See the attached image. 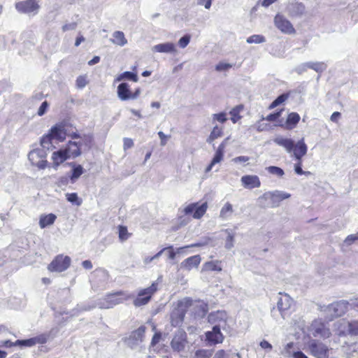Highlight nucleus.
<instances>
[{
    "label": "nucleus",
    "instance_id": "obj_28",
    "mask_svg": "<svg viewBox=\"0 0 358 358\" xmlns=\"http://www.w3.org/2000/svg\"><path fill=\"white\" fill-rule=\"evenodd\" d=\"M113 38L112 39V42L117 45L123 46L127 43V40L122 31H115L113 34Z\"/></svg>",
    "mask_w": 358,
    "mask_h": 358
},
{
    "label": "nucleus",
    "instance_id": "obj_57",
    "mask_svg": "<svg viewBox=\"0 0 358 358\" xmlns=\"http://www.w3.org/2000/svg\"><path fill=\"white\" fill-rule=\"evenodd\" d=\"M48 162L44 159H40L36 162V164H34L40 169H44L47 166Z\"/></svg>",
    "mask_w": 358,
    "mask_h": 358
},
{
    "label": "nucleus",
    "instance_id": "obj_49",
    "mask_svg": "<svg viewBox=\"0 0 358 358\" xmlns=\"http://www.w3.org/2000/svg\"><path fill=\"white\" fill-rule=\"evenodd\" d=\"M190 41V36L189 35H185L178 41V45L181 48H185Z\"/></svg>",
    "mask_w": 358,
    "mask_h": 358
},
{
    "label": "nucleus",
    "instance_id": "obj_47",
    "mask_svg": "<svg viewBox=\"0 0 358 358\" xmlns=\"http://www.w3.org/2000/svg\"><path fill=\"white\" fill-rule=\"evenodd\" d=\"M232 67V65L228 63L220 62L215 66L217 71H227Z\"/></svg>",
    "mask_w": 358,
    "mask_h": 358
},
{
    "label": "nucleus",
    "instance_id": "obj_50",
    "mask_svg": "<svg viewBox=\"0 0 358 358\" xmlns=\"http://www.w3.org/2000/svg\"><path fill=\"white\" fill-rule=\"evenodd\" d=\"M134 146V141L131 138H124L123 139V148L127 150Z\"/></svg>",
    "mask_w": 358,
    "mask_h": 358
},
{
    "label": "nucleus",
    "instance_id": "obj_51",
    "mask_svg": "<svg viewBox=\"0 0 358 358\" xmlns=\"http://www.w3.org/2000/svg\"><path fill=\"white\" fill-rule=\"evenodd\" d=\"M165 251L167 252L168 257L170 259H173L176 257V252L172 245L164 248Z\"/></svg>",
    "mask_w": 358,
    "mask_h": 358
},
{
    "label": "nucleus",
    "instance_id": "obj_62",
    "mask_svg": "<svg viewBox=\"0 0 358 358\" xmlns=\"http://www.w3.org/2000/svg\"><path fill=\"white\" fill-rule=\"evenodd\" d=\"M293 358H308V357L301 351H297L293 353Z\"/></svg>",
    "mask_w": 358,
    "mask_h": 358
},
{
    "label": "nucleus",
    "instance_id": "obj_23",
    "mask_svg": "<svg viewBox=\"0 0 358 358\" xmlns=\"http://www.w3.org/2000/svg\"><path fill=\"white\" fill-rule=\"evenodd\" d=\"M57 219V216L53 213L43 214L39 218V226L41 229H44L48 226L53 224Z\"/></svg>",
    "mask_w": 358,
    "mask_h": 358
},
{
    "label": "nucleus",
    "instance_id": "obj_8",
    "mask_svg": "<svg viewBox=\"0 0 358 358\" xmlns=\"http://www.w3.org/2000/svg\"><path fill=\"white\" fill-rule=\"evenodd\" d=\"M117 93L119 99L122 101L134 100L139 97L141 90L140 87H137L134 92H131L127 83H122L117 86Z\"/></svg>",
    "mask_w": 358,
    "mask_h": 358
},
{
    "label": "nucleus",
    "instance_id": "obj_42",
    "mask_svg": "<svg viewBox=\"0 0 358 358\" xmlns=\"http://www.w3.org/2000/svg\"><path fill=\"white\" fill-rule=\"evenodd\" d=\"M282 112V109L276 111L273 113H270L266 117H263V120H266L268 122H275L278 120V118L280 117Z\"/></svg>",
    "mask_w": 358,
    "mask_h": 358
},
{
    "label": "nucleus",
    "instance_id": "obj_11",
    "mask_svg": "<svg viewBox=\"0 0 358 358\" xmlns=\"http://www.w3.org/2000/svg\"><path fill=\"white\" fill-rule=\"evenodd\" d=\"M275 26L282 33L285 34H294L296 30L292 24L283 15L277 14L274 17Z\"/></svg>",
    "mask_w": 358,
    "mask_h": 358
},
{
    "label": "nucleus",
    "instance_id": "obj_29",
    "mask_svg": "<svg viewBox=\"0 0 358 358\" xmlns=\"http://www.w3.org/2000/svg\"><path fill=\"white\" fill-rule=\"evenodd\" d=\"M72 166L71 175L70 176L71 180L78 179L83 173L84 169L80 164H71Z\"/></svg>",
    "mask_w": 358,
    "mask_h": 358
},
{
    "label": "nucleus",
    "instance_id": "obj_52",
    "mask_svg": "<svg viewBox=\"0 0 358 358\" xmlns=\"http://www.w3.org/2000/svg\"><path fill=\"white\" fill-rule=\"evenodd\" d=\"M250 160V157L248 156H238L236 157H234L232 161L234 163H245Z\"/></svg>",
    "mask_w": 358,
    "mask_h": 358
},
{
    "label": "nucleus",
    "instance_id": "obj_19",
    "mask_svg": "<svg viewBox=\"0 0 358 358\" xmlns=\"http://www.w3.org/2000/svg\"><path fill=\"white\" fill-rule=\"evenodd\" d=\"M80 146V143L69 141L64 149L67 151L69 158H76L81 155Z\"/></svg>",
    "mask_w": 358,
    "mask_h": 358
},
{
    "label": "nucleus",
    "instance_id": "obj_12",
    "mask_svg": "<svg viewBox=\"0 0 358 358\" xmlns=\"http://www.w3.org/2000/svg\"><path fill=\"white\" fill-rule=\"evenodd\" d=\"M187 343V336L183 329L178 330L173 336L171 345L174 350L180 352L182 350Z\"/></svg>",
    "mask_w": 358,
    "mask_h": 358
},
{
    "label": "nucleus",
    "instance_id": "obj_54",
    "mask_svg": "<svg viewBox=\"0 0 358 358\" xmlns=\"http://www.w3.org/2000/svg\"><path fill=\"white\" fill-rule=\"evenodd\" d=\"M158 136L160 138V144L162 146H164L167 143V139L169 136L165 135L162 131L158 132Z\"/></svg>",
    "mask_w": 358,
    "mask_h": 358
},
{
    "label": "nucleus",
    "instance_id": "obj_64",
    "mask_svg": "<svg viewBox=\"0 0 358 358\" xmlns=\"http://www.w3.org/2000/svg\"><path fill=\"white\" fill-rule=\"evenodd\" d=\"M82 265L86 269H91L92 268V264L90 260L83 261Z\"/></svg>",
    "mask_w": 358,
    "mask_h": 358
},
{
    "label": "nucleus",
    "instance_id": "obj_39",
    "mask_svg": "<svg viewBox=\"0 0 358 358\" xmlns=\"http://www.w3.org/2000/svg\"><path fill=\"white\" fill-rule=\"evenodd\" d=\"M145 331V327L141 326L131 334V337L136 340L141 339L143 337Z\"/></svg>",
    "mask_w": 358,
    "mask_h": 358
},
{
    "label": "nucleus",
    "instance_id": "obj_17",
    "mask_svg": "<svg viewBox=\"0 0 358 358\" xmlns=\"http://www.w3.org/2000/svg\"><path fill=\"white\" fill-rule=\"evenodd\" d=\"M201 261V257L199 255H194L185 259L181 262L180 266L182 268L191 271L194 268H197Z\"/></svg>",
    "mask_w": 358,
    "mask_h": 358
},
{
    "label": "nucleus",
    "instance_id": "obj_56",
    "mask_svg": "<svg viewBox=\"0 0 358 358\" xmlns=\"http://www.w3.org/2000/svg\"><path fill=\"white\" fill-rule=\"evenodd\" d=\"M18 345L17 343V341L15 342H12L10 340L3 341L1 342V346L6 347V348H11L13 346Z\"/></svg>",
    "mask_w": 358,
    "mask_h": 358
},
{
    "label": "nucleus",
    "instance_id": "obj_58",
    "mask_svg": "<svg viewBox=\"0 0 358 358\" xmlns=\"http://www.w3.org/2000/svg\"><path fill=\"white\" fill-rule=\"evenodd\" d=\"M198 4L204 6L206 9H209L212 4V0H198Z\"/></svg>",
    "mask_w": 358,
    "mask_h": 358
},
{
    "label": "nucleus",
    "instance_id": "obj_44",
    "mask_svg": "<svg viewBox=\"0 0 358 358\" xmlns=\"http://www.w3.org/2000/svg\"><path fill=\"white\" fill-rule=\"evenodd\" d=\"M213 120L220 123H224L227 120V114L224 112L213 114Z\"/></svg>",
    "mask_w": 358,
    "mask_h": 358
},
{
    "label": "nucleus",
    "instance_id": "obj_26",
    "mask_svg": "<svg viewBox=\"0 0 358 358\" xmlns=\"http://www.w3.org/2000/svg\"><path fill=\"white\" fill-rule=\"evenodd\" d=\"M223 127H220L218 125H215L213 128L210 135L208 136L207 138V142L208 143H212L217 138L222 137L223 136Z\"/></svg>",
    "mask_w": 358,
    "mask_h": 358
},
{
    "label": "nucleus",
    "instance_id": "obj_34",
    "mask_svg": "<svg viewBox=\"0 0 358 358\" xmlns=\"http://www.w3.org/2000/svg\"><path fill=\"white\" fill-rule=\"evenodd\" d=\"M123 79H127L129 80H131L133 82H138V77L136 73L130 72V71H125L120 74L118 78H117V80H121Z\"/></svg>",
    "mask_w": 358,
    "mask_h": 358
},
{
    "label": "nucleus",
    "instance_id": "obj_59",
    "mask_svg": "<svg viewBox=\"0 0 358 358\" xmlns=\"http://www.w3.org/2000/svg\"><path fill=\"white\" fill-rule=\"evenodd\" d=\"M76 27V23L66 24L62 27L63 31H66L69 29H74Z\"/></svg>",
    "mask_w": 358,
    "mask_h": 358
},
{
    "label": "nucleus",
    "instance_id": "obj_9",
    "mask_svg": "<svg viewBox=\"0 0 358 358\" xmlns=\"http://www.w3.org/2000/svg\"><path fill=\"white\" fill-rule=\"evenodd\" d=\"M290 196L289 193L275 191L264 193L262 199L267 202L268 206L275 208L278 207L283 200L289 198Z\"/></svg>",
    "mask_w": 358,
    "mask_h": 358
},
{
    "label": "nucleus",
    "instance_id": "obj_45",
    "mask_svg": "<svg viewBox=\"0 0 358 358\" xmlns=\"http://www.w3.org/2000/svg\"><path fill=\"white\" fill-rule=\"evenodd\" d=\"M87 78L85 76H80L76 79V86L79 89H82L87 85Z\"/></svg>",
    "mask_w": 358,
    "mask_h": 358
},
{
    "label": "nucleus",
    "instance_id": "obj_20",
    "mask_svg": "<svg viewBox=\"0 0 358 358\" xmlns=\"http://www.w3.org/2000/svg\"><path fill=\"white\" fill-rule=\"evenodd\" d=\"M340 336H345L349 335L350 336L358 337V320H352L347 322V330L341 331L339 334Z\"/></svg>",
    "mask_w": 358,
    "mask_h": 358
},
{
    "label": "nucleus",
    "instance_id": "obj_14",
    "mask_svg": "<svg viewBox=\"0 0 358 358\" xmlns=\"http://www.w3.org/2000/svg\"><path fill=\"white\" fill-rule=\"evenodd\" d=\"M15 8L20 13H30L37 11L39 8V5L36 0H25L16 3Z\"/></svg>",
    "mask_w": 358,
    "mask_h": 358
},
{
    "label": "nucleus",
    "instance_id": "obj_32",
    "mask_svg": "<svg viewBox=\"0 0 358 358\" xmlns=\"http://www.w3.org/2000/svg\"><path fill=\"white\" fill-rule=\"evenodd\" d=\"M255 129L257 131H267L273 129V126L263 120V117L255 124Z\"/></svg>",
    "mask_w": 358,
    "mask_h": 358
},
{
    "label": "nucleus",
    "instance_id": "obj_2",
    "mask_svg": "<svg viewBox=\"0 0 358 358\" xmlns=\"http://www.w3.org/2000/svg\"><path fill=\"white\" fill-rule=\"evenodd\" d=\"M227 315L224 310H217L211 313L208 315V321L212 324H218L213 327L212 331H208L205 333L206 341L210 345H217L222 343L224 339V336L220 331V324L223 322L226 323Z\"/></svg>",
    "mask_w": 358,
    "mask_h": 358
},
{
    "label": "nucleus",
    "instance_id": "obj_1",
    "mask_svg": "<svg viewBox=\"0 0 358 358\" xmlns=\"http://www.w3.org/2000/svg\"><path fill=\"white\" fill-rule=\"evenodd\" d=\"M273 142L283 147L288 152H294V156L297 161L294 164V171L296 174H306V172L302 170V157L306 155L308 150L303 139L299 141L295 144L294 141L290 138L277 137L273 139Z\"/></svg>",
    "mask_w": 358,
    "mask_h": 358
},
{
    "label": "nucleus",
    "instance_id": "obj_41",
    "mask_svg": "<svg viewBox=\"0 0 358 358\" xmlns=\"http://www.w3.org/2000/svg\"><path fill=\"white\" fill-rule=\"evenodd\" d=\"M265 38L262 35H252L247 38L248 43H262L264 42Z\"/></svg>",
    "mask_w": 358,
    "mask_h": 358
},
{
    "label": "nucleus",
    "instance_id": "obj_63",
    "mask_svg": "<svg viewBox=\"0 0 358 358\" xmlns=\"http://www.w3.org/2000/svg\"><path fill=\"white\" fill-rule=\"evenodd\" d=\"M352 308L358 312V297L351 300Z\"/></svg>",
    "mask_w": 358,
    "mask_h": 358
},
{
    "label": "nucleus",
    "instance_id": "obj_21",
    "mask_svg": "<svg viewBox=\"0 0 358 358\" xmlns=\"http://www.w3.org/2000/svg\"><path fill=\"white\" fill-rule=\"evenodd\" d=\"M52 163L55 166H58L64 161L69 158L68 152L64 148L55 151L52 155Z\"/></svg>",
    "mask_w": 358,
    "mask_h": 358
},
{
    "label": "nucleus",
    "instance_id": "obj_3",
    "mask_svg": "<svg viewBox=\"0 0 358 358\" xmlns=\"http://www.w3.org/2000/svg\"><path fill=\"white\" fill-rule=\"evenodd\" d=\"M208 209L207 202L200 204L199 202L191 203L180 210L182 213L177 217L180 227L186 225L190 221V217L199 220L206 213Z\"/></svg>",
    "mask_w": 358,
    "mask_h": 358
},
{
    "label": "nucleus",
    "instance_id": "obj_4",
    "mask_svg": "<svg viewBox=\"0 0 358 358\" xmlns=\"http://www.w3.org/2000/svg\"><path fill=\"white\" fill-rule=\"evenodd\" d=\"M66 126L67 124L65 122H61L52 126L48 133L42 136L41 145L43 148L49 150L53 147V140H56L58 142L64 141L67 136Z\"/></svg>",
    "mask_w": 358,
    "mask_h": 358
},
{
    "label": "nucleus",
    "instance_id": "obj_22",
    "mask_svg": "<svg viewBox=\"0 0 358 358\" xmlns=\"http://www.w3.org/2000/svg\"><path fill=\"white\" fill-rule=\"evenodd\" d=\"M328 308L334 313V316L337 317H341L345 313L347 306L346 303L343 302H336L329 305Z\"/></svg>",
    "mask_w": 358,
    "mask_h": 358
},
{
    "label": "nucleus",
    "instance_id": "obj_27",
    "mask_svg": "<svg viewBox=\"0 0 358 358\" xmlns=\"http://www.w3.org/2000/svg\"><path fill=\"white\" fill-rule=\"evenodd\" d=\"M243 110V105H238L233 108L230 112L229 114L231 115V120L233 123H236L238 121H239L242 116L241 115V111Z\"/></svg>",
    "mask_w": 358,
    "mask_h": 358
},
{
    "label": "nucleus",
    "instance_id": "obj_5",
    "mask_svg": "<svg viewBox=\"0 0 358 358\" xmlns=\"http://www.w3.org/2000/svg\"><path fill=\"white\" fill-rule=\"evenodd\" d=\"M129 299V296L124 291H117L113 293L107 294L102 298L98 305L100 308L108 309L116 305L123 303Z\"/></svg>",
    "mask_w": 358,
    "mask_h": 358
},
{
    "label": "nucleus",
    "instance_id": "obj_10",
    "mask_svg": "<svg viewBox=\"0 0 358 358\" xmlns=\"http://www.w3.org/2000/svg\"><path fill=\"white\" fill-rule=\"evenodd\" d=\"M310 353L315 358H329V349L322 342L310 341L308 344Z\"/></svg>",
    "mask_w": 358,
    "mask_h": 358
},
{
    "label": "nucleus",
    "instance_id": "obj_13",
    "mask_svg": "<svg viewBox=\"0 0 358 358\" xmlns=\"http://www.w3.org/2000/svg\"><path fill=\"white\" fill-rule=\"evenodd\" d=\"M301 120L300 115L296 112L288 113L285 122L280 121L275 127H279L285 130H292L296 127Z\"/></svg>",
    "mask_w": 358,
    "mask_h": 358
},
{
    "label": "nucleus",
    "instance_id": "obj_61",
    "mask_svg": "<svg viewBox=\"0 0 358 358\" xmlns=\"http://www.w3.org/2000/svg\"><path fill=\"white\" fill-rule=\"evenodd\" d=\"M260 346L264 349H272V345L265 340L260 342Z\"/></svg>",
    "mask_w": 358,
    "mask_h": 358
},
{
    "label": "nucleus",
    "instance_id": "obj_37",
    "mask_svg": "<svg viewBox=\"0 0 358 358\" xmlns=\"http://www.w3.org/2000/svg\"><path fill=\"white\" fill-rule=\"evenodd\" d=\"M66 199L68 201L76 204L78 206L82 204V199L78 196L77 193H67L66 194Z\"/></svg>",
    "mask_w": 358,
    "mask_h": 358
},
{
    "label": "nucleus",
    "instance_id": "obj_46",
    "mask_svg": "<svg viewBox=\"0 0 358 358\" xmlns=\"http://www.w3.org/2000/svg\"><path fill=\"white\" fill-rule=\"evenodd\" d=\"M17 343L20 346L31 347L34 345L33 338L25 340H17Z\"/></svg>",
    "mask_w": 358,
    "mask_h": 358
},
{
    "label": "nucleus",
    "instance_id": "obj_30",
    "mask_svg": "<svg viewBox=\"0 0 358 358\" xmlns=\"http://www.w3.org/2000/svg\"><path fill=\"white\" fill-rule=\"evenodd\" d=\"M290 96L289 92L284 93L278 96L268 106V109L271 110L277 107L278 106L283 103L286 101Z\"/></svg>",
    "mask_w": 358,
    "mask_h": 358
},
{
    "label": "nucleus",
    "instance_id": "obj_38",
    "mask_svg": "<svg viewBox=\"0 0 358 358\" xmlns=\"http://www.w3.org/2000/svg\"><path fill=\"white\" fill-rule=\"evenodd\" d=\"M266 170L269 173L275 175L278 177H282L285 174L284 171L281 168L275 166H270L266 168Z\"/></svg>",
    "mask_w": 358,
    "mask_h": 358
},
{
    "label": "nucleus",
    "instance_id": "obj_55",
    "mask_svg": "<svg viewBox=\"0 0 358 358\" xmlns=\"http://www.w3.org/2000/svg\"><path fill=\"white\" fill-rule=\"evenodd\" d=\"M234 236L232 234H229L226 239V248H231L233 246Z\"/></svg>",
    "mask_w": 358,
    "mask_h": 358
},
{
    "label": "nucleus",
    "instance_id": "obj_40",
    "mask_svg": "<svg viewBox=\"0 0 358 358\" xmlns=\"http://www.w3.org/2000/svg\"><path fill=\"white\" fill-rule=\"evenodd\" d=\"M41 154V151L38 149L33 150L29 152L28 155V158L31 162V164L34 165L36 164L37 159L39 158Z\"/></svg>",
    "mask_w": 358,
    "mask_h": 358
},
{
    "label": "nucleus",
    "instance_id": "obj_7",
    "mask_svg": "<svg viewBox=\"0 0 358 358\" xmlns=\"http://www.w3.org/2000/svg\"><path fill=\"white\" fill-rule=\"evenodd\" d=\"M71 258L64 255H57L48 264V269L50 272H62L71 265Z\"/></svg>",
    "mask_w": 358,
    "mask_h": 358
},
{
    "label": "nucleus",
    "instance_id": "obj_16",
    "mask_svg": "<svg viewBox=\"0 0 358 358\" xmlns=\"http://www.w3.org/2000/svg\"><path fill=\"white\" fill-rule=\"evenodd\" d=\"M227 140V138L224 140L219 145L211 162L209 164V165L206 169V172H209L210 171H211L213 166L215 164L220 162L223 159L224 150H225V147H226V144H227V143H226Z\"/></svg>",
    "mask_w": 358,
    "mask_h": 358
},
{
    "label": "nucleus",
    "instance_id": "obj_25",
    "mask_svg": "<svg viewBox=\"0 0 358 358\" xmlns=\"http://www.w3.org/2000/svg\"><path fill=\"white\" fill-rule=\"evenodd\" d=\"M153 50L157 52H173L175 50V45L172 43H160L153 47Z\"/></svg>",
    "mask_w": 358,
    "mask_h": 358
},
{
    "label": "nucleus",
    "instance_id": "obj_35",
    "mask_svg": "<svg viewBox=\"0 0 358 358\" xmlns=\"http://www.w3.org/2000/svg\"><path fill=\"white\" fill-rule=\"evenodd\" d=\"M313 335L315 336L320 335L324 338H329L331 335V332L329 328L325 327L324 324H321L320 327L315 329Z\"/></svg>",
    "mask_w": 358,
    "mask_h": 358
},
{
    "label": "nucleus",
    "instance_id": "obj_60",
    "mask_svg": "<svg viewBox=\"0 0 358 358\" xmlns=\"http://www.w3.org/2000/svg\"><path fill=\"white\" fill-rule=\"evenodd\" d=\"M341 113L336 111L332 113L330 119L332 122H337L338 119L341 117Z\"/></svg>",
    "mask_w": 358,
    "mask_h": 358
},
{
    "label": "nucleus",
    "instance_id": "obj_43",
    "mask_svg": "<svg viewBox=\"0 0 358 358\" xmlns=\"http://www.w3.org/2000/svg\"><path fill=\"white\" fill-rule=\"evenodd\" d=\"M33 339L34 341V345L36 344H45L48 341V336L47 334H42L33 337Z\"/></svg>",
    "mask_w": 358,
    "mask_h": 358
},
{
    "label": "nucleus",
    "instance_id": "obj_53",
    "mask_svg": "<svg viewBox=\"0 0 358 358\" xmlns=\"http://www.w3.org/2000/svg\"><path fill=\"white\" fill-rule=\"evenodd\" d=\"M357 240H358V236L357 235V234H350V235L347 236V238L345 240V242L348 245H351L352 243H353Z\"/></svg>",
    "mask_w": 358,
    "mask_h": 358
},
{
    "label": "nucleus",
    "instance_id": "obj_18",
    "mask_svg": "<svg viewBox=\"0 0 358 358\" xmlns=\"http://www.w3.org/2000/svg\"><path fill=\"white\" fill-rule=\"evenodd\" d=\"M279 294L280 297L277 303L278 310L280 312L289 310L293 303V299L287 294L280 292Z\"/></svg>",
    "mask_w": 358,
    "mask_h": 358
},
{
    "label": "nucleus",
    "instance_id": "obj_33",
    "mask_svg": "<svg viewBox=\"0 0 358 358\" xmlns=\"http://www.w3.org/2000/svg\"><path fill=\"white\" fill-rule=\"evenodd\" d=\"M306 66L318 73L322 72L327 68V65L324 62H308L306 64Z\"/></svg>",
    "mask_w": 358,
    "mask_h": 358
},
{
    "label": "nucleus",
    "instance_id": "obj_24",
    "mask_svg": "<svg viewBox=\"0 0 358 358\" xmlns=\"http://www.w3.org/2000/svg\"><path fill=\"white\" fill-rule=\"evenodd\" d=\"M222 262L219 260L210 261L204 263L203 265V270L205 271H222Z\"/></svg>",
    "mask_w": 358,
    "mask_h": 358
},
{
    "label": "nucleus",
    "instance_id": "obj_6",
    "mask_svg": "<svg viewBox=\"0 0 358 358\" xmlns=\"http://www.w3.org/2000/svg\"><path fill=\"white\" fill-rule=\"evenodd\" d=\"M157 290L158 282H153L148 287L140 289L133 301L134 305L136 307H140L148 304Z\"/></svg>",
    "mask_w": 358,
    "mask_h": 358
},
{
    "label": "nucleus",
    "instance_id": "obj_31",
    "mask_svg": "<svg viewBox=\"0 0 358 358\" xmlns=\"http://www.w3.org/2000/svg\"><path fill=\"white\" fill-rule=\"evenodd\" d=\"M118 229V237L120 241L124 242L127 241L131 236V234L129 233L127 227L124 225H119Z\"/></svg>",
    "mask_w": 358,
    "mask_h": 358
},
{
    "label": "nucleus",
    "instance_id": "obj_15",
    "mask_svg": "<svg viewBox=\"0 0 358 358\" xmlns=\"http://www.w3.org/2000/svg\"><path fill=\"white\" fill-rule=\"evenodd\" d=\"M242 185L246 189L258 188L261 186L259 178L256 175H245L241 179Z\"/></svg>",
    "mask_w": 358,
    "mask_h": 358
},
{
    "label": "nucleus",
    "instance_id": "obj_36",
    "mask_svg": "<svg viewBox=\"0 0 358 358\" xmlns=\"http://www.w3.org/2000/svg\"><path fill=\"white\" fill-rule=\"evenodd\" d=\"M233 212V206L232 205L227 202L226 203L224 206L222 208L220 213V217L224 219L227 218L229 215L231 214Z\"/></svg>",
    "mask_w": 358,
    "mask_h": 358
},
{
    "label": "nucleus",
    "instance_id": "obj_48",
    "mask_svg": "<svg viewBox=\"0 0 358 358\" xmlns=\"http://www.w3.org/2000/svg\"><path fill=\"white\" fill-rule=\"evenodd\" d=\"M48 106L49 104L47 101H43L38 110V115L39 116L43 115L46 113Z\"/></svg>",
    "mask_w": 358,
    "mask_h": 358
}]
</instances>
